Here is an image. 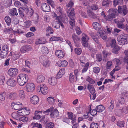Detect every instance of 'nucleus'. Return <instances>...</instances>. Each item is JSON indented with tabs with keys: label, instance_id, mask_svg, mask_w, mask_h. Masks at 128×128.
<instances>
[{
	"label": "nucleus",
	"instance_id": "obj_1",
	"mask_svg": "<svg viewBox=\"0 0 128 128\" xmlns=\"http://www.w3.org/2000/svg\"><path fill=\"white\" fill-rule=\"evenodd\" d=\"M52 16L54 19L58 21L62 28H64V26L62 22L64 24L67 23L68 22V18L66 15L63 13L62 9L60 8H58L55 12H52Z\"/></svg>",
	"mask_w": 128,
	"mask_h": 128
},
{
	"label": "nucleus",
	"instance_id": "obj_2",
	"mask_svg": "<svg viewBox=\"0 0 128 128\" xmlns=\"http://www.w3.org/2000/svg\"><path fill=\"white\" fill-rule=\"evenodd\" d=\"M30 112V110L28 108H24L18 110L17 112L13 113L12 114V117L14 118L19 120L20 116L28 115Z\"/></svg>",
	"mask_w": 128,
	"mask_h": 128
},
{
	"label": "nucleus",
	"instance_id": "obj_3",
	"mask_svg": "<svg viewBox=\"0 0 128 128\" xmlns=\"http://www.w3.org/2000/svg\"><path fill=\"white\" fill-rule=\"evenodd\" d=\"M17 78L18 84L21 86H22L27 82L28 77L27 74H21L18 75Z\"/></svg>",
	"mask_w": 128,
	"mask_h": 128
},
{
	"label": "nucleus",
	"instance_id": "obj_4",
	"mask_svg": "<svg viewBox=\"0 0 128 128\" xmlns=\"http://www.w3.org/2000/svg\"><path fill=\"white\" fill-rule=\"evenodd\" d=\"M94 28L96 30H98L100 36L104 40H106L107 36L105 35V32L101 28L100 24L98 23L95 22L92 24Z\"/></svg>",
	"mask_w": 128,
	"mask_h": 128
},
{
	"label": "nucleus",
	"instance_id": "obj_5",
	"mask_svg": "<svg viewBox=\"0 0 128 128\" xmlns=\"http://www.w3.org/2000/svg\"><path fill=\"white\" fill-rule=\"evenodd\" d=\"M117 40L120 45H123L126 44L128 41V35L124 34L120 35L117 38Z\"/></svg>",
	"mask_w": 128,
	"mask_h": 128
},
{
	"label": "nucleus",
	"instance_id": "obj_6",
	"mask_svg": "<svg viewBox=\"0 0 128 128\" xmlns=\"http://www.w3.org/2000/svg\"><path fill=\"white\" fill-rule=\"evenodd\" d=\"M48 89L47 86L46 84H41L37 90V92L40 94L41 93L44 95L46 94L48 92Z\"/></svg>",
	"mask_w": 128,
	"mask_h": 128
},
{
	"label": "nucleus",
	"instance_id": "obj_7",
	"mask_svg": "<svg viewBox=\"0 0 128 128\" xmlns=\"http://www.w3.org/2000/svg\"><path fill=\"white\" fill-rule=\"evenodd\" d=\"M118 10L117 9H110L108 11L109 15L108 16V18H106V20H110L113 18H115V16L118 14Z\"/></svg>",
	"mask_w": 128,
	"mask_h": 128
},
{
	"label": "nucleus",
	"instance_id": "obj_8",
	"mask_svg": "<svg viewBox=\"0 0 128 128\" xmlns=\"http://www.w3.org/2000/svg\"><path fill=\"white\" fill-rule=\"evenodd\" d=\"M36 86L33 83H28L25 86V89L26 91L30 92H33Z\"/></svg>",
	"mask_w": 128,
	"mask_h": 128
},
{
	"label": "nucleus",
	"instance_id": "obj_9",
	"mask_svg": "<svg viewBox=\"0 0 128 128\" xmlns=\"http://www.w3.org/2000/svg\"><path fill=\"white\" fill-rule=\"evenodd\" d=\"M18 70L16 68H10L8 70V74L12 77H15L18 73Z\"/></svg>",
	"mask_w": 128,
	"mask_h": 128
},
{
	"label": "nucleus",
	"instance_id": "obj_10",
	"mask_svg": "<svg viewBox=\"0 0 128 128\" xmlns=\"http://www.w3.org/2000/svg\"><path fill=\"white\" fill-rule=\"evenodd\" d=\"M89 38L85 34L83 33L82 38V45L85 47L88 46V42Z\"/></svg>",
	"mask_w": 128,
	"mask_h": 128
},
{
	"label": "nucleus",
	"instance_id": "obj_11",
	"mask_svg": "<svg viewBox=\"0 0 128 128\" xmlns=\"http://www.w3.org/2000/svg\"><path fill=\"white\" fill-rule=\"evenodd\" d=\"M118 11L119 13H121L124 15L126 14L128 12V10L126 6L125 5L122 7L121 6H119L118 7Z\"/></svg>",
	"mask_w": 128,
	"mask_h": 128
},
{
	"label": "nucleus",
	"instance_id": "obj_12",
	"mask_svg": "<svg viewBox=\"0 0 128 128\" xmlns=\"http://www.w3.org/2000/svg\"><path fill=\"white\" fill-rule=\"evenodd\" d=\"M55 54L57 58L61 59L64 57L65 53L62 50H58L56 51Z\"/></svg>",
	"mask_w": 128,
	"mask_h": 128
},
{
	"label": "nucleus",
	"instance_id": "obj_13",
	"mask_svg": "<svg viewBox=\"0 0 128 128\" xmlns=\"http://www.w3.org/2000/svg\"><path fill=\"white\" fill-rule=\"evenodd\" d=\"M6 83L9 86L14 87L16 85V82L15 79L11 78L7 80Z\"/></svg>",
	"mask_w": 128,
	"mask_h": 128
},
{
	"label": "nucleus",
	"instance_id": "obj_14",
	"mask_svg": "<svg viewBox=\"0 0 128 128\" xmlns=\"http://www.w3.org/2000/svg\"><path fill=\"white\" fill-rule=\"evenodd\" d=\"M39 100V98L37 96L34 95L30 98V101L32 104L36 105L38 102Z\"/></svg>",
	"mask_w": 128,
	"mask_h": 128
},
{
	"label": "nucleus",
	"instance_id": "obj_15",
	"mask_svg": "<svg viewBox=\"0 0 128 128\" xmlns=\"http://www.w3.org/2000/svg\"><path fill=\"white\" fill-rule=\"evenodd\" d=\"M11 107L13 109L16 110H20L22 107V104L20 102L15 103L12 102L11 104Z\"/></svg>",
	"mask_w": 128,
	"mask_h": 128
},
{
	"label": "nucleus",
	"instance_id": "obj_16",
	"mask_svg": "<svg viewBox=\"0 0 128 128\" xmlns=\"http://www.w3.org/2000/svg\"><path fill=\"white\" fill-rule=\"evenodd\" d=\"M18 96V98L21 100H23L25 97V93L22 90H19L17 91Z\"/></svg>",
	"mask_w": 128,
	"mask_h": 128
},
{
	"label": "nucleus",
	"instance_id": "obj_17",
	"mask_svg": "<svg viewBox=\"0 0 128 128\" xmlns=\"http://www.w3.org/2000/svg\"><path fill=\"white\" fill-rule=\"evenodd\" d=\"M45 80L44 76L42 74H39L37 76L36 78V83L40 84L43 82Z\"/></svg>",
	"mask_w": 128,
	"mask_h": 128
},
{
	"label": "nucleus",
	"instance_id": "obj_18",
	"mask_svg": "<svg viewBox=\"0 0 128 128\" xmlns=\"http://www.w3.org/2000/svg\"><path fill=\"white\" fill-rule=\"evenodd\" d=\"M54 109V108L52 106L50 107L49 109L46 110L43 112L41 111L42 112V120H44L45 116L48 115V113L52 111Z\"/></svg>",
	"mask_w": 128,
	"mask_h": 128
},
{
	"label": "nucleus",
	"instance_id": "obj_19",
	"mask_svg": "<svg viewBox=\"0 0 128 128\" xmlns=\"http://www.w3.org/2000/svg\"><path fill=\"white\" fill-rule=\"evenodd\" d=\"M48 82L50 85L54 86L56 85L57 83V79L55 77H52L48 78Z\"/></svg>",
	"mask_w": 128,
	"mask_h": 128
},
{
	"label": "nucleus",
	"instance_id": "obj_20",
	"mask_svg": "<svg viewBox=\"0 0 128 128\" xmlns=\"http://www.w3.org/2000/svg\"><path fill=\"white\" fill-rule=\"evenodd\" d=\"M4 32L6 33H14L15 34L18 33L19 32L18 30L17 29L16 30L14 29L13 30L12 28H7L5 29Z\"/></svg>",
	"mask_w": 128,
	"mask_h": 128
},
{
	"label": "nucleus",
	"instance_id": "obj_21",
	"mask_svg": "<svg viewBox=\"0 0 128 128\" xmlns=\"http://www.w3.org/2000/svg\"><path fill=\"white\" fill-rule=\"evenodd\" d=\"M68 15L70 19L75 18V16L74 12V9L71 8L69 9L68 12Z\"/></svg>",
	"mask_w": 128,
	"mask_h": 128
},
{
	"label": "nucleus",
	"instance_id": "obj_22",
	"mask_svg": "<svg viewBox=\"0 0 128 128\" xmlns=\"http://www.w3.org/2000/svg\"><path fill=\"white\" fill-rule=\"evenodd\" d=\"M42 9L44 12H49L50 10V8L47 4L44 3L42 6Z\"/></svg>",
	"mask_w": 128,
	"mask_h": 128
},
{
	"label": "nucleus",
	"instance_id": "obj_23",
	"mask_svg": "<svg viewBox=\"0 0 128 128\" xmlns=\"http://www.w3.org/2000/svg\"><path fill=\"white\" fill-rule=\"evenodd\" d=\"M42 112L38 110L36 111L34 113V116L33 117L34 119L38 120L40 118L41 120H42V118L41 115H42Z\"/></svg>",
	"mask_w": 128,
	"mask_h": 128
},
{
	"label": "nucleus",
	"instance_id": "obj_24",
	"mask_svg": "<svg viewBox=\"0 0 128 128\" xmlns=\"http://www.w3.org/2000/svg\"><path fill=\"white\" fill-rule=\"evenodd\" d=\"M65 69L64 68L60 69L56 77L58 78H61L65 74Z\"/></svg>",
	"mask_w": 128,
	"mask_h": 128
},
{
	"label": "nucleus",
	"instance_id": "obj_25",
	"mask_svg": "<svg viewBox=\"0 0 128 128\" xmlns=\"http://www.w3.org/2000/svg\"><path fill=\"white\" fill-rule=\"evenodd\" d=\"M46 39L44 38H41L37 39L35 42V44H43L46 42Z\"/></svg>",
	"mask_w": 128,
	"mask_h": 128
},
{
	"label": "nucleus",
	"instance_id": "obj_26",
	"mask_svg": "<svg viewBox=\"0 0 128 128\" xmlns=\"http://www.w3.org/2000/svg\"><path fill=\"white\" fill-rule=\"evenodd\" d=\"M32 48L30 46H26L22 47L20 50L22 52L24 53L30 50Z\"/></svg>",
	"mask_w": 128,
	"mask_h": 128
},
{
	"label": "nucleus",
	"instance_id": "obj_27",
	"mask_svg": "<svg viewBox=\"0 0 128 128\" xmlns=\"http://www.w3.org/2000/svg\"><path fill=\"white\" fill-rule=\"evenodd\" d=\"M110 43L108 42L106 43V46L107 47H109L111 46L112 47H114L116 45V41L114 39H113L110 42Z\"/></svg>",
	"mask_w": 128,
	"mask_h": 128
},
{
	"label": "nucleus",
	"instance_id": "obj_28",
	"mask_svg": "<svg viewBox=\"0 0 128 128\" xmlns=\"http://www.w3.org/2000/svg\"><path fill=\"white\" fill-rule=\"evenodd\" d=\"M47 102L50 104L52 105L54 104L55 100L53 96H50L48 97L46 99Z\"/></svg>",
	"mask_w": 128,
	"mask_h": 128
},
{
	"label": "nucleus",
	"instance_id": "obj_29",
	"mask_svg": "<svg viewBox=\"0 0 128 128\" xmlns=\"http://www.w3.org/2000/svg\"><path fill=\"white\" fill-rule=\"evenodd\" d=\"M41 63L43 66L46 68H48L49 67L50 63L48 60L45 58L41 62Z\"/></svg>",
	"mask_w": 128,
	"mask_h": 128
},
{
	"label": "nucleus",
	"instance_id": "obj_30",
	"mask_svg": "<svg viewBox=\"0 0 128 128\" xmlns=\"http://www.w3.org/2000/svg\"><path fill=\"white\" fill-rule=\"evenodd\" d=\"M28 9L29 8H28V7L26 6H24L23 8H20L18 9L19 14H21L24 11L26 12V13H28Z\"/></svg>",
	"mask_w": 128,
	"mask_h": 128
},
{
	"label": "nucleus",
	"instance_id": "obj_31",
	"mask_svg": "<svg viewBox=\"0 0 128 128\" xmlns=\"http://www.w3.org/2000/svg\"><path fill=\"white\" fill-rule=\"evenodd\" d=\"M72 36L74 42L76 44H77L80 42V38L79 36L75 34H73Z\"/></svg>",
	"mask_w": 128,
	"mask_h": 128
},
{
	"label": "nucleus",
	"instance_id": "obj_32",
	"mask_svg": "<svg viewBox=\"0 0 128 128\" xmlns=\"http://www.w3.org/2000/svg\"><path fill=\"white\" fill-rule=\"evenodd\" d=\"M87 88L92 94H94L95 93V89L92 85L89 84H88Z\"/></svg>",
	"mask_w": 128,
	"mask_h": 128
},
{
	"label": "nucleus",
	"instance_id": "obj_33",
	"mask_svg": "<svg viewBox=\"0 0 128 128\" xmlns=\"http://www.w3.org/2000/svg\"><path fill=\"white\" fill-rule=\"evenodd\" d=\"M80 64L82 66L86 64V63H88V62H86V60L84 56L81 57L80 58Z\"/></svg>",
	"mask_w": 128,
	"mask_h": 128
},
{
	"label": "nucleus",
	"instance_id": "obj_34",
	"mask_svg": "<svg viewBox=\"0 0 128 128\" xmlns=\"http://www.w3.org/2000/svg\"><path fill=\"white\" fill-rule=\"evenodd\" d=\"M96 109L98 112H102L105 109L104 107L102 105H100L96 106Z\"/></svg>",
	"mask_w": 128,
	"mask_h": 128
},
{
	"label": "nucleus",
	"instance_id": "obj_35",
	"mask_svg": "<svg viewBox=\"0 0 128 128\" xmlns=\"http://www.w3.org/2000/svg\"><path fill=\"white\" fill-rule=\"evenodd\" d=\"M50 114V116L52 117H54L56 116H58L59 112L57 109H55Z\"/></svg>",
	"mask_w": 128,
	"mask_h": 128
},
{
	"label": "nucleus",
	"instance_id": "obj_36",
	"mask_svg": "<svg viewBox=\"0 0 128 128\" xmlns=\"http://www.w3.org/2000/svg\"><path fill=\"white\" fill-rule=\"evenodd\" d=\"M50 40L51 41L60 40L61 42H62L63 41V39L59 37L52 36L50 38Z\"/></svg>",
	"mask_w": 128,
	"mask_h": 128
},
{
	"label": "nucleus",
	"instance_id": "obj_37",
	"mask_svg": "<svg viewBox=\"0 0 128 128\" xmlns=\"http://www.w3.org/2000/svg\"><path fill=\"white\" fill-rule=\"evenodd\" d=\"M9 97L12 100H14L18 96L17 94L14 92L10 93L9 94Z\"/></svg>",
	"mask_w": 128,
	"mask_h": 128
},
{
	"label": "nucleus",
	"instance_id": "obj_38",
	"mask_svg": "<svg viewBox=\"0 0 128 128\" xmlns=\"http://www.w3.org/2000/svg\"><path fill=\"white\" fill-rule=\"evenodd\" d=\"M54 31L52 28L50 26H48L46 28V32L47 34H46V35L47 36H49L50 34H52L53 33Z\"/></svg>",
	"mask_w": 128,
	"mask_h": 128
},
{
	"label": "nucleus",
	"instance_id": "obj_39",
	"mask_svg": "<svg viewBox=\"0 0 128 128\" xmlns=\"http://www.w3.org/2000/svg\"><path fill=\"white\" fill-rule=\"evenodd\" d=\"M58 64H60V66L62 67H65L68 64V62L65 60H63L58 62Z\"/></svg>",
	"mask_w": 128,
	"mask_h": 128
},
{
	"label": "nucleus",
	"instance_id": "obj_40",
	"mask_svg": "<svg viewBox=\"0 0 128 128\" xmlns=\"http://www.w3.org/2000/svg\"><path fill=\"white\" fill-rule=\"evenodd\" d=\"M10 13L11 15L12 16L18 15V13L17 12V11L16 8H12L10 10Z\"/></svg>",
	"mask_w": 128,
	"mask_h": 128
},
{
	"label": "nucleus",
	"instance_id": "obj_41",
	"mask_svg": "<svg viewBox=\"0 0 128 128\" xmlns=\"http://www.w3.org/2000/svg\"><path fill=\"white\" fill-rule=\"evenodd\" d=\"M10 55H11L13 59L16 60L18 59L19 57V55L17 54H15L14 52H11L10 54Z\"/></svg>",
	"mask_w": 128,
	"mask_h": 128
},
{
	"label": "nucleus",
	"instance_id": "obj_42",
	"mask_svg": "<svg viewBox=\"0 0 128 128\" xmlns=\"http://www.w3.org/2000/svg\"><path fill=\"white\" fill-rule=\"evenodd\" d=\"M120 50V48L118 46H115L112 50V52L116 54L118 53V51Z\"/></svg>",
	"mask_w": 128,
	"mask_h": 128
},
{
	"label": "nucleus",
	"instance_id": "obj_43",
	"mask_svg": "<svg viewBox=\"0 0 128 128\" xmlns=\"http://www.w3.org/2000/svg\"><path fill=\"white\" fill-rule=\"evenodd\" d=\"M86 81L91 84H93L95 82L94 80L92 78L89 76H88L86 77Z\"/></svg>",
	"mask_w": 128,
	"mask_h": 128
},
{
	"label": "nucleus",
	"instance_id": "obj_44",
	"mask_svg": "<svg viewBox=\"0 0 128 128\" xmlns=\"http://www.w3.org/2000/svg\"><path fill=\"white\" fill-rule=\"evenodd\" d=\"M69 80L70 82L71 83H73L74 81V76L73 75L72 73L70 74L69 76Z\"/></svg>",
	"mask_w": 128,
	"mask_h": 128
},
{
	"label": "nucleus",
	"instance_id": "obj_45",
	"mask_svg": "<svg viewBox=\"0 0 128 128\" xmlns=\"http://www.w3.org/2000/svg\"><path fill=\"white\" fill-rule=\"evenodd\" d=\"M41 51L44 54H47L49 52L48 48L46 47H43L41 48Z\"/></svg>",
	"mask_w": 128,
	"mask_h": 128
},
{
	"label": "nucleus",
	"instance_id": "obj_46",
	"mask_svg": "<svg viewBox=\"0 0 128 128\" xmlns=\"http://www.w3.org/2000/svg\"><path fill=\"white\" fill-rule=\"evenodd\" d=\"M67 114L68 115V117L69 119L72 120L75 118V116L74 115L73 113L71 112H67Z\"/></svg>",
	"mask_w": 128,
	"mask_h": 128
},
{
	"label": "nucleus",
	"instance_id": "obj_47",
	"mask_svg": "<svg viewBox=\"0 0 128 128\" xmlns=\"http://www.w3.org/2000/svg\"><path fill=\"white\" fill-rule=\"evenodd\" d=\"M8 54V52L2 50L0 53V56L2 58H4L6 57Z\"/></svg>",
	"mask_w": 128,
	"mask_h": 128
},
{
	"label": "nucleus",
	"instance_id": "obj_48",
	"mask_svg": "<svg viewBox=\"0 0 128 128\" xmlns=\"http://www.w3.org/2000/svg\"><path fill=\"white\" fill-rule=\"evenodd\" d=\"M112 66V63L111 61H109L106 63V69L107 70L110 69Z\"/></svg>",
	"mask_w": 128,
	"mask_h": 128
},
{
	"label": "nucleus",
	"instance_id": "obj_49",
	"mask_svg": "<svg viewBox=\"0 0 128 128\" xmlns=\"http://www.w3.org/2000/svg\"><path fill=\"white\" fill-rule=\"evenodd\" d=\"M31 24V23L30 21H26L24 22L23 25L25 27L28 28L30 26Z\"/></svg>",
	"mask_w": 128,
	"mask_h": 128
},
{
	"label": "nucleus",
	"instance_id": "obj_50",
	"mask_svg": "<svg viewBox=\"0 0 128 128\" xmlns=\"http://www.w3.org/2000/svg\"><path fill=\"white\" fill-rule=\"evenodd\" d=\"M4 20L8 25L9 26L10 24L11 19L9 16H6L5 17Z\"/></svg>",
	"mask_w": 128,
	"mask_h": 128
},
{
	"label": "nucleus",
	"instance_id": "obj_51",
	"mask_svg": "<svg viewBox=\"0 0 128 128\" xmlns=\"http://www.w3.org/2000/svg\"><path fill=\"white\" fill-rule=\"evenodd\" d=\"M86 64H85L84 68L82 69V73H83L86 72L88 69L89 64L88 63H86Z\"/></svg>",
	"mask_w": 128,
	"mask_h": 128
},
{
	"label": "nucleus",
	"instance_id": "obj_52",
	"mask_svg": "<svg viewBox=\"0 0 128 128\" xmlns=\"http://www.w3.org/2000/svg\"><path fill=\"white\" fill-rule=\"evenodd\" d=\"M74 51L75 53L78 55L80 54L82 52L81 49L80 48H75Z\"/></svg>",
	"mask_w": 128,
	"mask_h": 128
},
{
	"label": "nucleus",
	"instance_id": "obj_53",
	"mask_svg": "<svg viewBox=\"0 0 128 128\" xmlns=\"http://www.w3.org/2000/svg\"><path fill=\"white\" fill-rule=\"evenodd\" d=\"M92 37L93 39L96 43L97 44L99 43V42L98 40V38L99 37L98 36L96 35L95 36L94 33H93V35H92Z\"/></svg>",
	"mask_w": 128,
	"mask_h": 128
},
{
	"label": "nucleus",
	"instance_id": "obj_54",
	"mask_svg": "<svg viewBox=\"0 0 128 128\" xmlns=\"http://www.w3.org/2000/svg\"><path fill=\"white\" fill-rule=\"evenodd\" d=\"M98 123L92 122L90 125V128H98Z\"/></svg>",
	"mask_w": 128,
	"mask_h": 128
},
{
	"label": "nucleus",
	"instance_id": "obj_55",
	"mask_svg": "<svg viewBox=\"0 0 128 128\" xmlns=\"http://www.w3.org/2000/svg\"><path fill=\"white\" fill-rule=\"evenodd\" d=\"M57 22L55 21V20H53L51 22V24L52 26L55 28H59L60 26H58L56 25L57 23Z\"/></svg>",
	"mask_w": 128,
	"mask_h": 128
},
{
	"label": "nucleus",
	"instance_id": "obj_56",
	"mask_svg": "<svg viewBox=\"0 0 128 128\" xmlns=\"http://www.w3.org/2000/svg\"><path fill=\"white\" fill-rule=\"evenodd\" d=\"M54 124L52 122L48 123L46 125V128H54Z\"/></svg>",
	"mask_w": 128,
	"mask_h": 128
},
{
	"label": "nucleus",
	"instance_id": "obj_57",
	"mask_svg": "<svg viewBox=\"0 0 128 128\" xmlns=\"http://www.w3.org/2000/svg\"><path fill=\"white\" fill-rule=\"evenodd\" d=\"M19 120L23 122H27L28 120V118L27 117L23 116L20 118Z\"/></svg>",
	"mask_w": 128,
	"mask_h": 128
},
{
	"label": "nucleus",
	"instance_id": "obj_58",
	"mask_svg": "<svg viewBox=\"0 0 128 128\" xmlns=\"http://www.w3.org/2000/svg\"><path fill=\"white\" fill-rule=\"evenodd\" d=\"M5 94L4 93H0V100L2 101H4L5 100Z\"/></svg>",
	"mask_w": 128,
	"mask_h": 128
},
{
	"label": "nucleus",
	"instance_id": "obj_59",
	"mask_svg": "<svg viewBox=\"0 0 128 128\" xmlns=\"http://www.w3.org/2000/svg\"><path fill=\"white\" fill-rule=\"evenodd\" d=\"M124 124V122L121 121H118L117 122V125L120 127H123Z\"/></svg>",
	"mask_w": 128,
	"mask_h": 128
},
{
	"label": "nucleus",
	"instance_id": "obj_60",
	"mask_svg": "<svg viewBox=\"0 0 128 128\" xmlns=\"http://www.w3.org/2000/svg\"><path fill=\"white\" fill-rule=\"evenodd\" d=\"M47 2L49 4H50L52 7L54 8L55 7L54 2L53 0H47Z\"/></svg>",
	"mask_w": 128,
	"mask_h": 128
},
{
	"label": "nucleus",
	"instance_id": "obj_61",
	"mask_svg": "<svg viewBox=\"0 0 128 128\" xmlns=\"http://www.w3.org/2000/svg\"><path fill=\"white\" fill-rule=\"evenodd\" d=\"M100 68L97 67H95L93 69V71L95 73L97 74L99 73L100 71Z\"/></svg>",
	"mask_w": 128,
	"mask_h": 128
},
{
	"label": "nucleus",
	"instance_id": "obj_62",
	"mask_svg": "<svg viewBox=\"0 0 128 128\" xmlns=\"http://www.w3.org/2000/svg\"><path fill=\"white\" fill-rule=\"evenodd\" d=\"M97 110H91L90 111V113L92 116H94L96 115L97 114Z\"/></svg>",
	"mask_w": 128,
	"mask_h": 128
},
{
	"label": "nucleus",
	"instance_id": "obj_63",
	"mask_svg": "<svg viewBox=\"0 0 128 128\" xmlns=\"http://www.w3.org/2000/svg\"><path fill=\"white\" fill-rule=\"evenodd\" d=\"M115 71L114 69L110 72V78H111L115 79V78L113 75L114 74Z\"/></svg>",
	"mask_w": 128,
	"mask_h": 128
},
{
	"label": "nucleus",
	"instance_id": "obj_64",
	"mask_svg": "<svg viewBox=\"0 0 128 128\" xmlns=\"http://www.w3.org/2000/svg\"><path fill=\"white\" fill-rule=\"evenodd\" d=\"M8 47L6 45H4L2 47V50L8 52Z\"/></svg>",
	"mask_w": 128,
	"mask_h": 128
}]
</instances>
